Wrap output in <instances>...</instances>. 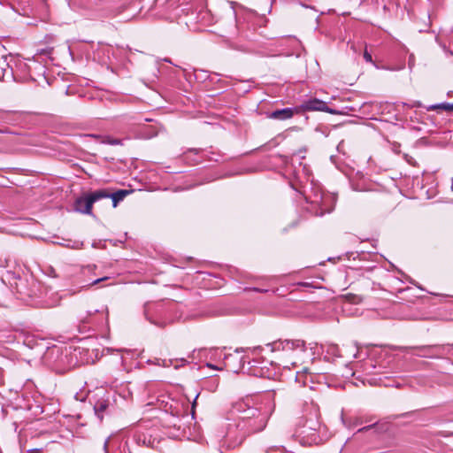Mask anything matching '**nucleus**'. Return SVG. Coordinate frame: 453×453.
Instances as JSON below:
<instances>
[{
  "instance_id": "2",
  "label": "nucleus",
  "mask_w": 453,
  "mask_h": 453,
  "mask_svg": "<svg viewBox=\"0 0 453 453\" xmlns=\"http://www.w3.org/2000/svg\"><path fill=\"white\" fill-rule=\"evenodd\" d=\"M303 109L305 111H326L331 114H337L338 111L335 110H333L329 107H327L326 104L319 99H311L309 101H306L303 104Z\"/></svg>"
},
{
  "instance_id": "3",
  "label": "nucleus",
  "mask_w": 453,
  "mask_h": 453,
  "mask_svg": "<svg viewBox=\"0 0 453 453\" xmlns=\"http://www.w3.org/2000/svg\"><path fill=\"white\" fill-rule=\"evenodd\" d=\"M294 115V111L290 108H285L282 110H277L271 113L270 118L276 119H288L292 118Z\"/></svg>"
},
{
  "instance_id": "10",
  "label": "nucleus",
  "mask_w": 453,
  "mask_h": 453,
  "mask_svg": "<svg viewBox=\"0 0 453 453\" xmlns=\"http://www.w3.org/2000/svg\"><path fill=\"white\" fill-rule=\"evenodd\" d=\"M106 279H107L106 277H104V278H101V279H98V280H95V281L92 283V285H96V284H97V283H99V282H101V281H103V280H106Z\"/></svg>"
},
{
  "instance_id": "8",
  "label": "nucleus",
  "mask_w": 453,
  "mask_h": 453,
  "mask_svg": "<svg viewBox=\"0 0 453 453\" xmlns=\"http://www.w3.org/2000/svg\"><path fill=\"white\" fill-rule=\"evenodd\" d=\"M364 58L367 62H372V56L367 50H365Z\"/></svg>"
},
{
  "instance_id": "11",
  "label": "nucleus",
  "mask_w": 453,
  "mask_h": 453,
  "mask_svg": "<svg viewBox=\"0 0 453 453\" xmlns=\"http://www.w3.org/2000/svg\"><path fill=\"white\" fill-rule=\"evenodd\" d=\"M2 71H3V73H0V79H1V78H4V69H3V68H2Z\"/></svg>"
},
{
  "instance_id": "4",
  "label": "nucleus",
  "mask_w": 453,
  "mask_h": 453,
  "mask_svg": "<svg viewBox=\"0 0 453 453\" xmlns=\"http://www.w3.org/2000/svg\"><path fill=\"white\" fill-rule=\"evenodd\" d=\"M131 191L129 190H119L118 192L109 195L112 198L113 207H116L118 203L122 201Z\"/></svg>"
},
{
  "instance_id": "5",
  "label": "nucleus",
  "mask_w": 453,
  "mask_h": 453,
  "mask_svg": "<svg viewBox=\"0 0 453 453\" xmlns=\"http://www.w3.org/2000/svg\"><path fill=\"white\" fill-rule=\"evenodd\" d=\"M297 348H304V342L303 341L297 340V341H287L285 342L283 345V349H294Z\"/></svg>"
},
{
  "instance_id": "14",
  "label": "nucleus",
  "mask_w": 453,
  "mask_h": 453,
  "mask_svg": "<svg viewBox=\"0 0 453 453\" xmlns=\"http://www.w3.org/2000/svg\"><path fill=\"white\" fill-rule=\"evenodd\" d=\"M31 453H39V452H38V451H36V450H34V451H32Z\"/></svg>"
},
{
  "instance_id": "7",
  "label": "nucleus",
  "mask_w": 453,
  "mask_h": 453,
  "mask_svg": "<svg viewBox=\"0 0 453 453\" xmlns=\"http://www.w3.org/2000/svg\"><path fill=\"white\" fill-rule=\"evenodd\" d=\"M439 108L453 111V104H441V105H439Z\"/></svg>"
},
{
  "instance_id": "12",
  "label": "nucleus",
  "mask_w": 453,
  "mask_h": 453,
  "mask_svg": "<svg viewBox=\"0 0 453 453\" xmlns=\"http://www.w3.org/2000/svg\"><path fill=\"white\" fill-rule=\"evenodd\" d=\"M107 443H108V441H105V443H104V449H106V448H107Z\"/></svg>"
},
{
  "instance_id": "9",
  "label": "nucleus",
  "mask_w": 453,
  "mask_h": 453,
  "mask_svg": "<svg viewBox=\"0 0 453 453\" xmlns=\"http://www.w3.org/2000/svg\"><path fill=\"white\" fill-rule=\"evenodd\" d=\"M198 397V395L196 396V399L194 400L193 403H192V415L195 414V407H196V399Z\"/></svg>"
},
{
  "instance_id": "1",
  "label": "nucleus",
  "mask_w": 453,
  "mask_h": 453,
  "mask_svg": "<svg viewBox=\"0 0 453 453\" xmlns=\"http://www.w3.org/2000/svg\"><path fill=\"white\" fill-rule=\"evenodd\" d=\"M104 197H109V194L104 190H98L90 195L79 197L75 201V210L81 213L90 214L93 203Z\"/></svg>"
},
{
  "instance_id": "6",
  "label": "nucleus",
  "mask_w": 453,
  "mask_h": 453,
  "mask_svg": "<svg viewBox=\"0 0 453 453\" xmlns=\"http://www.w3.org/2000/svg\"><path fill=\"white\" fill-rule=\"evenodd\" d=\"M93 136L96 137V138H99L101 140L102 143H108V144H111V145H119V144H121V140H119V139L111 138L110 136H104V137H100V136H97V135H93Z\"/></svg>"
},
{
  "instance_id": "13",
  "label": "nucleus",
  "mask_w": 453,
  "mask_h": 453,
  "mask_svg": "<svg viewBox=\"0 0 453 453\" xmlns=\"http://www.w3.org/2000/svg\"><path fill=\"white\" fill-rule=\"evenodd\" d=\"M0 64L4 65V60H1Z\"/></svg>"
}]
</instances>
